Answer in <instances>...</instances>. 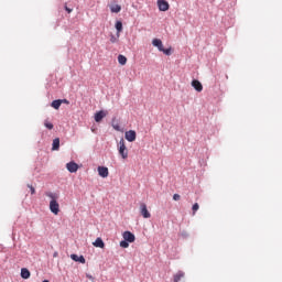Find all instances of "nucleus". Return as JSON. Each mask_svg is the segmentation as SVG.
I'll return each instance as SVG.
<instances>
[{
  "label": "nucleus",
  "mask_w": 282,
  "mask_h": 282,
  "mask_svg": "<svg viewBox=\"0 0 282 282\" xmlns=\"http://www.w3.org/2000/svg\"><path fill=\"white\" fill-rule=\"evenodd\" d=\"M46 197H50V210L53 215H58L61 213V205L58 204L57 199L61 197L58 193L47 192Z\"/></svg>",
  "instance_id": "1"
},
{
  "label": "nucleus",
  "mask_w": 282,
  "mask_h": 282,
  "mask_svg": "<svg viewBox=\"0 0 282 282\" xmlns=\"http://www.w3.org/2000/svg\"><path fill=\"white\" fill-rule=\"evenodd\" d=\"M118 151L122 160H127V158H129V150H127V144L124 143V139H120L118 143Z\"/></svg>",
  "instance_id": "2"
},
{
  "label": "nucleus",
  "mask_w": 282,
  "mask_h": 282,
  "mask_svg": "<svg viewBox=\"0 0 282 282\" xmlns=\"http://www.w3.org/2000/svg\"><path fill=\"white\" fill-rule=\"evenodd\" d=\"M158 7L160 12H166L169 11V8H171L166 0H158Z\"/></svg>",
  "instance_id": "3"
},
{
  "label": "nucleus",
  "mask_w": 282,
  "mask_h": 282,
  "mask_svg": "<svg viewBox=\"0 0 282 282\" xmlns=\"http://www.w3.org/2000/svg\"><path fill=\"white\" fill-rule=\"evenodd\" d=\"M140 213L144 219H150L151 213H149V209L147 208V204L144 203L140 204Z\"/></svg>",
  "instance_id": "4"
},
{
  "label": "nucleus",
  "mask_w": 282,
  "mask_h": 282,
  "mask_svg": "<svg viewBox=\"0 0 282 282\" xmlns=\"http://www.w3.org/2000/svg\"><path fill=\"white\" fill-rule=\"evenodd\" d=\"M124 138H126V140H128V142H135V138H137L135 130L127 131L124 133Z\"/></svg>",
  "instance_id": "5"
},
{
  "label": "nucleus",
  "mask_w": 282,
  "mask_h": 282,
  "mask_svg": "<svg viewBox=\"0 0 282 282\" xmlns=\"http://www.w3.org/2000/svg\"><path fill=\"white\" fill-rule=\"evenodd\" d=\"M122 237L126 241H128V243H133V241H135V235H133L131 231H124Z\"/></svg>",
  "instance_id": "6"
},
{
  "label": "nucleus",
  "mask_w": 282,
  "mask_h": 282,
  "mask_svg": "<svg viewBox=\"0 0 282 282\" xmlns=\"http://www.w3.org/2000/svg\"><path fill=\"white\" fill-rule=\"evenodd\" d=\"M192 87H194L195 90L198 91V93L204 91V86L202 85V82H200V80L193 79V80H192Z\"/></svg>",
  "instance_id": "7"
},
{
  "label": "nucleus",
  "mask_w": 282,
  "mask_h": 282,
  "mask_svg": "<svg viewBox=\"0 0 282 282\" xmlns=\"http://www.w3.org/2000/svg\"><path fill=\"white\" fill-rule=\"evenodd\" d=\"M97 171H98V175L100 177H109V169L108 167L98 166Z\"/></svg>",
  "instance_id": "8"
},
{
  "label": "nucleus",
  "mask_w": 282,
  "mask_h": 282,
  "mask_svg": "<svg viewBox=\"0 0 282 282\" xmlns=\"http://www.w3.org/2000/svg\"><path fill=\"white\" fill-rule=\"evenodd\" d=\"M66 169L69 173H76L78 171V165L76 164V162L72 161L66 164Z\"/></svg>",
  "instance_id": "9"
},
{
  "label": "nucleus",
  "mask_w": 282,
  "mask_h": 282,
  "mask_svg": "<svg viewBox=\"0 0 282 282\" xmlns=\"http://www.w3.org/2000/svg\"><path fill=\"white\" fill-rule=\"evenodd\" d=\"M107 117V112L106 111H98L97 113H95V122H101L102 118Z\"/></svg>",
  "instance_id": "10"
},
{
  "label": "nucleus",
  "mask_w": 282,
  "mask_h": 282,
  "mask_svg": "<svg viewBox=\"0 0 282 282\" xmlns=\"http://www.w3.org/2000/svg\"><path fill=\"white\" fill-rule=\"evenodd\" d=\"M152 45L154 47H158L159 52H161V50L164 47V44H162V40H160V39H154L152 41Z\"/></svg>",
  "instance_id": "11"
},
{
  "label": "nucleus",
  "mask_w": 282,
  "mask_h": 282,
  "mask_svg": "<svg viewBox=\"0 0 282 282\" xmlns=\"http://www.w3.org/2000/svg\"><path fill=\"white\" fill-rule=\"evenodd\" d=\"M58 149H61V139L55 138L53 140L52 151H58Z\"/></svg>",
  "instance_id": "12"
},
{
  "label": "nucleus",
  "mask_w": 282,
  "mask_h": 282,
  "mask_svg": "<svg viewBox=\"0 0 282 282\" xmlns=\"http://www.w3.org/2000/svg\"><path fill=\"white\" fill-rule=\"evenodd\" d=\"M70 259L73 260V261H76V262H78V263H85V257H83V256H80V257H78V254H70Z\"/></svg>",
  "instance_id": "13"
},
{
  "label": "nucleus",
  "mask_w": 282,
  "mask_h": 282,
  "mask_svg": "<svg viewBox=\"0 0 282 282\" xmlns=\"http://www.w3.org/2000/svg\"><path fill=\"white\" fill-rule=\"evenodd\" d=\"M93 246H95V248H105V241H102V238H97L94 242Z\"/></svg>",
  "instance_id": "14"
},
{
  "label": "nucleus",
  "mask_w": 282,
  "mask_h": 282,
  "mask_svg": "<svg viewBox=\"0 0 282 282\" xmlns=\"http://www.w3.org/2000/svg\"><path fill=\"white\" fill-rule=\"evenodd\" d=\"M61 105H63V99L53 100L51 107L53 109H61Z\"/></svg>",
  "instance_id": "15"
},
{
  "label": "nucleus",
  "mask_w": 282,
  "mask_h": 282,
  "mask_svg": "<svg viewBox=\"0 0 282 282\" xmlns=\"http://www.w3.org/2000/svg\"><path fill=\"white\" fill-rule=\"evenodd\" d=\"M31 273L30 270H28V268H22L21 269V278L22 279H30Z\"/></svg>",
  "instance_id": "16"
},
{
  "label": "nucleus",
  "mask_w": 282,
  "mask_h": 282,
  "mask_svg": "<svg viewBox=\"0 0 282 282\" xmlns=\"http://www.w3.org/2000/svg\"><path fill=\"white\" fill-rule=\"evenodd\" d=\"M185 273L183 271H178L175 275H174V282H181L182 279H184Z\"/></svg>",
  "instance_id": "17"
},
{
  "label": "nucleus",
  "mask_w": 282,
  "mask_h": 282,
  "mask_svg": "<svg viewBox=\"0 0 282 282\" xmlns=\"http://www.w3.org/2000/svg\"><path fill=\"white\" fill-rule=\"evenodd\" d=\"M120 10H122V7H120V4H113L110 7V12L118 14V12H120Z\"/></svg>",
  "instance_id": "18"
},
{
  "label": "nucleus",
  "mask_w": 282,
  "mask_h": 282,
  "mask_svg": "<svg viewBox=\"0 0 282 282\" xmlns=\"http://www.w3.org/2000/svg\"><path fill=\"white\" fill-rule=\"evenodd\" d=\"M115 28L117 30L118 36H120V32H122V22L117 21Z\"/></svg>",
  "instance_id": "19"
},
{
  "label": "nucleus",
  "mask_w": 282,
  "mask_h": 282,
  "mask_svg": "<svg viewBox=\"0 0 282 282\" xmlns=\"http://www.w3.org/2000/svg\"><path fill=\"white\" fill-rule=\"evenodd\" d=\"M118 63L120 65H127V57L124 55H119L118 56Z\"/></svg>",
  "instance_id": "20"
},
{
  "label": "nucleus",
  "mask_w": 282,
  "mask_h": 282,
  "mask_svg": "<svg viewBox=\"0 0 282 282\" xmlns=\"http://www.w3.org/2000/svg\"><path fill=\"white\" fill-rule=\"evenodd\" d=\"M44 127H46V129H48L50 131H52V129H54V123L48 122L47 120L44 121Z\"/></svg>",
  "instance_id": "21"
},
{
  "label": "nucleus",
  "mask_w": 282,
  "mask_h": 282,
  "mask_svg": "<svg viewBox=\"0 0 282 282\" xmlns=\"http://www.w3.org/2000/svg\"><path fill=\"white\" fill-rule=\"evenodd\" d=\"M192 210H193V215H195L197 210H199V204L195 203L192 207Z\"/></svg>",
  "instance_id": "22"
},
{
  "label": "nucleus",
  "mask_w": 282,
  "mask_h": 282,
  "mask_svg": "<svg viewBox=\"0 0 282 282\" xmlns=\"http://www.w3.org/2000/svg\"><path fill=\"white\" fill-rule=\"evenodd\" d=\"M161 52H163V54H165V56H171V48H164V46H163Z\"/></svg>",
  "instance_id": "23"
},
{
  "label": "nucleus",
  "mask_w": 282,
  "mask_h": 282,
  "mask_svg": "<svg viewBox=\"0 0 282 282\" xmlns=\"http://www.w3.org/2000/svg\"><path fill=\"white\" fill-rule=\"evenodd\" d=\"M120 247L121 248H129V241H127V240L120 241Z\"/></svg>",
  "instance_id": "24"
},
{
  "label": "nucleus",
  "mask_w": 282,
  "mask_h": 282,
  "mask_svg": "<svg viewBox=\"0 0 282 282\" xmlns=\"http://www.w3.org/2000/svg\"><path fill=\"white\" fill-rule=\"evenodd\" d=\"M112 128L115 129V131H122V129L120 128V123H112Z\"/></svg>",
  "instance_id": "25"
},
{
  "label": "nucleus",
  "mask_w": 282,
  "mask_h": 282,
  "mask_svg": "<svg viewBox=\"0 0 282 282\" xmlns=\"http://www.w3.org/2000/svg\"><path fill=\"white\" fill-rule=\"evenodd\" d=\"M173 199L174 202H180V199H182V196L180 194H174Z\"/></svg>",
  "instance_id": "26"
},
{
  "label": "nucleus",
  "mask_w": 282,
  "mask_h": 282,
  "mask_svg": "<svg viewBox=\"0 0 282 282\" xmlns=\"http://www.w3.org/2000/svg\"><path fill=\"white\" fill-rule=\"evenodd\" d=\"M28 187H29L30 191H31V195H34V194L36 193V189L34 188V186L28 185Z\"/></svg>",
  "instance_id": "27"
},
{
  "label": "nucleus",
  "mask_w": 282,
  "mask_h": 282,
  "mask_svg": "<svg viewBox=\"0 0 282 282\" xmlns=\"http://www.w3.org/2000/svg\"><path fill=\"white\" fill-rule=\"evenodd\" d=\"M117 41H118V39H116V36L112 35V36L110 37V42H111V43H116Z\"/></svg>",
  "instance_id": "28"
},
{
  "label": "nucleus",
  "mask_w": 282,
  "mask_h": 282,
  "mask_svg": "<svg viewBox=\"0 0 282 282\" xmlns=\"http://www.w3.org/2000/svg\"><path fill=\"white\" fill-rule=\"evenodd\" d=\"M65 10H66V12H68V14H70V12H73V9H69L67 7H65Z\"/></svg>",
  "instance_id": "29"
},
{
  "label": "nucleus",
  "mask_w": 282,
  "mask_h": 282,
  "mask_svg": "<svg viewBox=\"0 0 282 282\" xmlns=\"http://www.w3.org/2000/svg\"><path fill=\"white\" fill-rule=\"evenodd\" d=\"M63 102H65L66 105H69V101H67V99H63Z\"/></svg>",
  "instance_id": "30"
},
{
  "label": "nucleus",
  "mask_w": 282,
  "mask_h": 282,
  "mask_svg": "<svg viewBox=\"0 0 282 282\" xmlns=\"http://www.w3.org/2000/svg\"><path fill=\"white\" fill-rule=\"evenodd\" d=\"M53 257L55 258L58 257V252H54Z\"/></svg>",
  "instance_id": "31"
}]
</instances>
